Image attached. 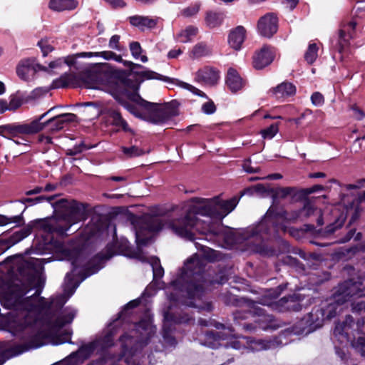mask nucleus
I'll list each match as a JSON object with an SVG mask.
<instances>
[{"instance_id": "33", "label": "nucleus", "mask_w": 365, "mask_h": 365, "mask_svg": "<svg viewBox=\"0 0 365 365\" xmlns=\"http://www.w3.org/2000/svg\"><path fill=\"white\" fill-rule=\"evenodd\" d=\"M14 101H11L8 104L6 101L0 100V112L4 113L6 110H16L19 107V103H17L16 105L14 106Z\"/></svg>"}, {"instance_id": "47", "label": "nucleus", "mask_w": 365, "mask_h": 365, "mask_svg": "<svg viewBox=\"0 0 365 365\" xmlns=\"http://www.w3.org/2000/svg\"><path fill=\"white\" fill-rule=\"evenodd\" d=\"M291 192L292 189L290 187H283L277 190V195H278L280 197H284L288 195L291 194Z\"/></svg>"}, {"instance_id": "1", "label": "nucleus", "mask_w": 365, "mask_h": 365, "mask_svg": "<svg viewBox=\"0 0 365 365\" xmlns=\"http://www.w3.org/2000/svg\"><path fill=\"white\" fill-rule=\"evenodd\" d=\"M91 82L86 87L110 93L120 105L135 116L155 124H160L173 116L174 110L168 104L158 105L143 99L138 93V86L133 85L120 73L110 75H91Z\"/></svg>"}, {"instance_id": "2", "label": "nucleus", "mask_w": 365, "mask_h": 365, "mask_svg": "<svg viewBox=\"0 0 365 365\" xmlns=\"http://www.w3.org/2000/svg\"><path fill=\"white\" fill-rule=\"evenodd\" d=\"M238 201L236 197L227 201L221 200L220 197L193 199L182 206L181 215L183 217L172 221L168 227L179 237L192 241L197 234L206 232L197 215L222 220L235 209Z\"/></svg>"}, {"instance_id": "49", "label": "nucleus", "mask_w": 365, "mask_h": 365, "mask_svg": "<svg viewBox=\"0 0 365 365\" xmlns=\"http://www.w3.org/2000/svg\"><path fill=\"white\" fill-rule=\"evenodd\" d=\"M78 57L91 58L93 56L98 57V52H83L77 54Z\"/></svg>"}, {"instance_id": "58", "label": "nucleus", "mask_w": 365, "mask_h": 365, "mask_svg": "<svg viewBox=\"0 0 365 365\" xmlns=\"http://www.w3.org/2000/svg\"><path fill=\"white\" fill-rule=\"evenodd\" d=\"M202 289V285H199V286H197L195 288V290L192 291L191 293H190V296L192 297H195L199 292H200L201 290Z\"/></svg>"}, {"instance_id": "13", "label": "nucleus", "mask_w": 365, "mask_h": 365, "mask_svg": "<svg viewBox=\"0 0 365 365\" xmlns=\"http://www.w3.org/2000/svg\"><path fill=\"white\" fill-rule=\"evenodd\" d=\"M219 78V72L210 67L201 68L198 70L195 74L197 81L210 86L217 83Z\"/></svg>"}, {"instance_id": "18", "label": "nucleus", "mask_w": 365, "mask_h": 365, "mask_svg": "<svg viewBox=\"0 0 365 365\" xmlns=\"http://www.w3.org/2000/svg\"><path fill=\"white\" fill-rule=\"evenodd\" d=\"M130 23L141 30L154 28L158 21V18H150L143 16H133L130 17Z\"/></svg>"}, {"instance_id": "39", "label": "nucleus", "mask_w": 365, "mask_h": 365, "mask_svg": "<svg viewBox=\"0 0 365 365\" xmlns=\"http://www.w3.org/2000/svg\"><path fill=\"white\" fill-rule=\"evenodd\" d=\"M202 111L206 114H212L215 111V106L213 102H207L202 105Z\"/></svg>"}, {"instance_id": "55", "label": "nucleus", "mask_w": 365, "mask_h": 365, "mask_svg": "<svg viewBox=\"0 0 365 365\" xmlns=\"http://www.w3.org/2000/svg\"><path fill=\"white\" fill-rule=\"evenodd\" d=\"M282 178V175L280 174L276 173V174H272L269 175L264 178H257V179H269V180H277Z\"/></svg>"}, {"instance_id": "5", "label": "nucleus", "mask_w": 365, "mask_h": 365, "mask_svg": "<svg viewBox=\"0 0 365 365\" xmlns=\"http://www.w3.org/2000/svg\"><path fill=\"white\" fill-rule=\"evenodd\" d=\"M334 299L338 304L353 301L352 310L354 312L365 311V289L361 290L356 283L345 282L341 284L334 294Z\"/></svg>"}, {"instance_id": "26", "label": "nucleus", "mask_w": 365, "mask_h": 365, "mask_svg": "<svg viewBox=\"0 0 365 365\" xmlns=\"http://www.w3.org/2000/svg\"><path fill=\"white\" fill-rule=\"evenodd\" d=\"M123 153L129 158L138 157L145 153H148L150 150H143L137 146H131L130 148H122Z\"/></svg>"}, {"instance_id": "53", "label": "nucleus", "mask_w": 365, "mask_h": 365, "mask_svg": "<svg viewBox=\"0 0 365 365\" xmlns=\"http://www.w3.org/2000/svg\"><path fill=\"white\" fill-rule=\"evenodd\" d=\"M54 199V196H51V197H44V196H40V197H36L34 200L36 202V203H38V202H41L42 201H48V202H51V200H53Z\"/></svg>"}, {"instance_id": "54", "label": "nucleus", "mask_w": 365, "mask_h": 365, "mask_svg": "<svg viewBox=\"0 0 365 365\" xmlns=\"http://www.w3.org/2000/svg\"><path fill=\"white\" fill-rule=\"evenodd\" d=\"M63 66L67 64L68 66H71L75 63V58L72 56H67L63 58Z\"/></svg>"}, {"instance_id": "27", "label": "nucleus", "mask_w": 365, "mask_h": 365, "mask_svg": "<svg viewBox=\"0 0 365 365\" xmlns=\"http://www.w3.org/2000/svg\"><path fill=\"white\" fill-rule=\"evenodd\" d=\"M63 67V58H58L52 62H51L48 65V68H45L42 66L41 70L46 71L49 73H56L62 69Z\"/></svg>"}, {"instance_id": "3", "label": "nucleus", "mask_w": 365, "mask_h": 365, "mask_svg": "<svg viewBox=\"0 0 365 365\" xmlns=\"http://www.w3.org/2000/svg\"><path fill=\"white\" fill-rule=\"evenodd\" d=\"M54 209L56 212L55 217L38 220L36 222L38 227L47 232L63 235L85 217L84 208L74 200H61L56 202Z\"/></svg>"}, {"instance_id": "41", "label": "nucleus", "mask_w": 365, "mask_h": 365, "mask_svg": "<svg viewBox=\"0 0 365 365\" xmlns=\"http://www.w3.org/2000/svg\"><path fill=\"white\" fill-rule=\"evenodd\" d=\"M142 328L145 329L148 331V334L149 335L153 334L155 332L154 327L150 322H141L138 325V329Z\"/></svg>"}, {"instance_id": "24", "label": "nucleus", "mask_w": 365, "mask_h": 365, "mask_svg": "<svg viewBox=\"0 0 365 365\" xmlns=\"http://www.w3.org/2000/svg\"><path fill=\"white\" fill-rule=\"evenodd\" d=\"M319 46L315 43L309 44L307 51L304 53V59L309 63H313L318 57Z\"/></svg>"}, {"instance_id": "15", "label": "nucleus", "mask_w": 365, "mask_h": 365, "mask_svg": "<svg viewBox=\"0 0 365 365\" xmlns=\"http://www.w3.org/2000/svg\"><path fill=\"white\" fill-rule=\"evenodd\" d=\"M269 92L277 99L286 98L296 93V87L292 83L283 82L272 88Z\"/></svg>"}, {"instance_id": "61", "label": "nucleus", "mask_w": 365, "mask_h": 365, "mask_svg": "<svg viewBox=\"0 0 365 365\" xmlns=\"http://www.w3.org/2000/svg\"><path fill=\"white\" fill-rule=\"evenodd\" d=\"M110 180L117 181V182H120V181L125 180V178L124 177H121V176H116V177L113 176V177L110 178Z\"/></svg>"}, {"instance_id": "8", "label": "nucleus", "mask_w": 365, "mask_h": 365, "mask_svg": "<svg viewBox=\"0 0 365 365\" xmlns=\"http://www.w3.org/2000/svg\"><path fill=\"white\" fill-rule=\"evenodd\" d=\"M257 30L258 34L269 38L273 36L278 30V18L272 13H267L260 17L257 21Z\"/></svg>"}, {"instance_id": "37", "label": "nucleus", "mask_w": 365, "mask_h": 365, "mask_svg": "<svg viewBox=\"0 0 365 365\" xmlns=\"http://www.w3.org/2000/svg\"><path fill=\"white\" fill-rule=\"evenodd\" d=\"M199 11V6L197 4L190 6L182 11V15L190 17L195 15Z\"/></svg>"}, {"instance_id": "63", "label": "nucleus", "mask_w": 365, "mask_h": 365, "mask_svg": "<svg viewBox=\"0 0 365 365\" xmlns=\"http://www.w3.org/2000/svg\"><path fill=\"white\" fill-rule=\"evenodd\" d=\"M124 63H125V65L133 66V68H140V67H141V66H140V65H139V64H135V63H133V62H130V61H128V62L125 61Z\"/></svg>"}, {"instance_id": "36", "label": "nucleus", "mask_w": 365, "mask_h": 365, "mask_svg": "<svg viewBox=\"0 0 365 365\" xmlns=\"http://www.w3.org/2000/svg\"><path fill=\"white\" fill-rule=\"evenodd\" d=\"M312 103L316 106H321L324 104V96L319 92L314 93L311 96Z\"/></svg>"}, {"instance_id": "10", "label": "nucleus", "mask_w": 365, "mask_h": 365, "mask_svg": "<svg viewBox=\"0 0 365 365\" xmlns=\"http://www.w3.org/2000/svg\"><path fill=\"white\" fill-rule=\"evenodd\" d=\"M41 68L42 66L36 64L34 58H25L19 62L16 71L21 80L27 81Z\"/></svg>"}, {"instance_id": "59", "label": "nucleus", "mask_w": 365, "mask_h": 365, "mask_svg": "<svg viewBox=\"0 0 365 365\" xmlns=\"http://www.w3.org/2000/svg\"><path fill=\"white\" fill-rule=\"evenodd\" d=\"M356 343L358 346L365 347V337H359Z\"/></svg>"}, {"instance_id": "52", "label": "nucleus", "mask_w": 365, "mask_h": 365, "mask_svg": "<svg viewBox=\"0 0 365 365\" xmlns=\"http://www.w3.org/2000/svg\"><path fill=\"white\" fill-rule=\"evenodd\" d=\"M314 211V208L311 205H306L301 212H304L307 216L311 215V212Z\"/></svg>"}, {"instance_id": "43", "label": "nucleus", "mask_w": 365, "mask_h": 365, "mask_svg": "<svg viewBox=\"0 0 365 365\" xmlns=\"http://www.w3.org/2000/svg\"><path fill=\"white\" fill-rule=\"evenodd\" d=\"M363 187H365V179L360 180L357 181L355 184H349L346 186L347 189H360Z\"/></svg>"}, {"instance_id": "46", "label": "nucleus", "mask_w": 365, "mask_h": 365, "mask_svg": "<svg viewBox=\"0 0 365 365\" xmlns=\"http://www.w3.org/2000/svg\"><path fill=\"white\" fill-rule=\"evenodd\" d=\"M274 221V217H272V212L271 209H269L266 213L263 221L260 224V227H262L264 224L268 222H272Z\"/></svg>"}, {"instance_id": "25", "label": "nucleus", "mask_w": 365, "mask_h": 365, "mask_svg": "<svg viewBox=\"0 0 365 365\" xmlns=\"http://www.w3.org/2000/svg\"><path fill=\"white\" fill-rule=\"evenodd\" d=\"M222 22V17L220 14L215 12H207L205 17L206 24L210 27L214 28L220 26Z\"/></svg>"}, {"instance_id": "34", "label": "nucleus", "mask_w": 365, "mask_h": 365, "mask_svg": "<svg viewBox=\"0 0 365 365\" xmlns=\"http://www.w3.org/2000/svg\"><path fill=\"white\" fill-rule=\"evenodd\" d=\"M130 50L132 56L135 58H138L142 51L141 46L138 42H132L130 43Z\"/></svg>"}, {"instance_id": "23", "label": "nucleus", "mask_w": 365, "mask_h": 365, "mask_svg": "<svg viewBox=\"0 0 365 365\" xmlns=\"http://www.w3.org/2000/svg\"><path fill=\"white\" fill-rule=\"evenodd\" d=\"M76 316V311L71 309H66L63 311L56 322V325L62 327L67 324L71 323Z\"/></svg>"}, {"instance_id": "14", "label": "nucleus", "mask_w": 365, "mask_h": 365, "mask_svg": "<svg viewBox=\"0 0 365 365\" xmlns=\"http://www.w3.org/2000/svg\"><path fill=\"white\" fill-rule=\"evenodd\" d=\"M77 116L73 113H63L56 117L50 118L46 124L53 131L61 130L67 123L74 122Z\"/></svg>"}, {"instance_id": "50", "label": "nucleus", "mask_w": 365, "mask_h": 365, "mask_svg": "<svg viewBox=\"0 0 365 365\" xmlns=\"http://www.w3.org/2000/svg\"><path fill=\"white\" fill-rule=\"evenodd\" d=\"M68 78H69V76L68 75H66V74L62 76H61V78H59L58 82H62V83L61 85H59V86H61V87L68 86V82L67 79ZM57 86H58V85Z\"/></svg>"}, {"instance_id": "17", "label": "nucleus", "mask_w": 365, "mask_h": 365, "mask_svg": "<svg viewBox=\"0 0 365 365\" xmlns=\"http://www.w3.org/2000/svg\"><path fill=\"white\" fill-rule=\"evenodd\" d=\"M295 303L296 302L292 297H290L289 298L284 297L277 302H267L265 300H264L262 302V304L271 307L273 309L277 310L278 312L294 310L295 309Z\"/></svg>"}, {"instance_id": "11", "label": "nucleus", "mask_w": 365, "mask_h": 365, "mask_svg": "<svg viewBox=\"0 0 365 365\" xmlns=\"http://www.w3.org/2000/svg\"><path fill=\"white\" fill-rule=\"evenodd\" d=\"M355 26L356 23L350 21L347 24L344 25L339 30L336 49L341 54V60H343L344 53L349 45V39L352 38V32L355 29Z\"/></svg>"}, {"instance_id": "7", "label": "nucleus", "mask_w": 365, "mask_h": 365, "mask_svg": "<svg viewBox=\"0 0 365 365\" xmlns=\"http://www.w3.org/2000/svg\"><path fill=\"white\" fill-rule=\"evenodd\" d=\"M163 227L164 224H163L160 219L157 217L150 218L143 227L136 230L137 244L138 245H145L150 238L151 234L161 230Z\"/></svg>"}, {"instance_id": "64", "label": "nucleus", "mask_w": 365, "mask_h": 365, "mask_svg": "<svg viewBox=\"0 0 365 365\" xmlns=\"http://www.w3.org/2000/svg\"><path fill=\"white\" fill-rule=\"evenodd\" d=\"M78 259H75V260L72 262V264H73V270H72V272H76V268H77V267H78V264H77V263H78Z\"/></svg>"}, {"instance_id": "35", "label": "nucleus", "mask_w": 365, "mask_h": 365, "mask_svg": "<svg viewBox=\"0 0 365 365\" xmlns=\"http://www.w3.org/2000/svg\"><path fill=\"white\" fill-rule=\"evenodd\" d=\"M276 217L283 218L287 221H293L299 217V212H294L292 214H288L287 212H284L282 213H278Z\"/></svg>"}, {"instance_id": "51", "label": "nucleus", "mask_w": 365, "mask_h": 365, "mask_svg": "<svg viewBox=\"0 0 365 365\" xmlns=\"http://www.w3.org/2000/svg\"><path fill=\"white\" fill-rule=\"evenodd\" d=\"M243 168H244V170L247 172V173H257L258 172L259 170V168H252L250 164L248 163H245L244 165H243Z\"/></svg>"}, {"instance_id": "16", "label": "nucleus", "mask_w": 365, "mask_h": 365, "mask_svg": "<svg viewBox=\"0 0 365 365\" xmlns=\"http://www.w3.org/2000/svg\"><path fill=\"white\" fill-rule=\"evenodd\" d=\"M226 83L232 92H237L242 88L245 85V81L235 69L230 68L227 71Z\"/></svg>"}, {"instance_id": "45", "label": "nucleus", "mask_w": 365, "mask_h": 365, "mask_svg": "<svg viewBox=\"0 0 365 365\" xmlns=\"http://www.w3.org/2000/svg\"><path fill=\"white\" fill-rule=\"evenodd\" d=\"M182 53V50L180 48H174L170 50L168 53L169 58H176Z\"/></svg>"}, {"instance_id": "28", "label": "nucleus", "mask_w": 365, "mask_h": 365, "mask_svg": "<svg viewBox=\"0 0 365 365\" xmlns=\"http://www.w3.org/2000/svg\"><path fill=\"white\" fill-rule=\"evenodd\" d=\"M279 131L277 123L272 124L266 129L261 130V134L264 138L272 139Z\"/></svg>"}, {"instance_id": "44", "label": "nucleus", "mask_w": 365, "mask_h": 365, "mask_svg": "<svg viewBox=\"0 0 365 365\" xmlns=\"http://www.w3.org/2000/svg\"><path fill=\"white\" fill-rule=\"evenodd\" d=\"M199 264V260L196 257H192L190 259L187 260L185 266L187 269L190 271H194L192 269V265H197Z\"/></svg>"}, {"instance_id": "21", "label": "nucleus", "mask_w": 365, "mask_h": 365, "mask_svg": "<svg viewBox=\"0 0 365 365\" xmlns=\"http://www.w3.org/2000/svg\"><path fill=\"white\" fill-rule=\"evenodd\" d=\"M197 29L192 26L181 30L176 36L177 40L181 43H187L192 40L197 34Z\"/></svg>"}, {"instance_id": "56", "label": "nucleus", "mask_w": 365, "mask_h": 365, "mask_svg": "<svg viewBox=\"0 0 365 365\" xmlns=\"http://www.w3.org/2000/svg\"><path fill=\"white\" fill-rule=\"evenodd\" d=\"M155 73L150 71H146L142 73V76L148 79H151L155 78Z\"/></svg>"}, {"instance_id": "38", "label": "nucleus", "mask_w": 365, "mask_h": 365, "mask_svg": "<svg viewBox=\"0 0 365 365\" xmlns=\"http://www.w3.org/2000/svg\"><path fill=\"white\" fill-rule=\"evenodd\" d=\"M38 46H40L43 56H46L48 53L53 51V47L48 44L46 41L42 40L39 41Z\"/></svg>"}, {"instance_id": "48", "label": "nucleus", "mask_w": 365, "mask_h": 365, "mask_svg": "<svg viewBox=\"0 0 365 365\" xmlns=\"http://www.w3.org/2000/svg\"><path fill=\"white\" fill-rule=\"evenodd\" d=\"M115 7H123L125 6L123 0H106Z\"/></svg>"}, {"instance_id": "29", "label": "nucleus", "mask_w": 365, "mask_h": 365, "mask_svg": "<svg viewBox=\"0 0 365 365\" xmlns=\"http://www.w3.org/2000/svg\"><path fill=\"white\" fill-rule=\"evenodd\" d=\"M98 57H102L106 60H114L117 62L123 61L122 57L119 55H117L114 52L111 51H105L101 52H98Z\"/></svg>"}, {"instance_id": "32", "label": "nucleus", "mask_w": 365, "mask_h": 365, "mask_svg": "<svg viewBox=\"0 0 365 365\" xmlns=\"http://www.w3.org/2000/svg\"><path fill=\"white\" fill-rule=\"evenodd\" d=\"M21 217L20 216H16L11 218H9L4 215H0V226H4L10 223L20 224L21 222Z\"/></svg>"}, {"instance_id": "42", "label": "nucleus", "mask_w": 365, "mask_h": 365, "mask_svg": "<svg viewBox=\"0 0 365 365\" xmlns=\"http://www.w3.org/2000/svg\"><path fill=\"white\" fill-rule=\"evenodd\" d=\"M181 86L183 88L190 91L191 92H192L193 93H195L196 95H198V96H204L205 95L201 91H200L199 89L196 88L195 87H194L192 85H190L187 83H182Z\"/></svg>"}, {"instance_id": "31", "label": "nucleus", "mask_w": 365, "mask_h": 365, "mask_svg": "<svg viewBox=\"0 0 365 365\" xmlns=\"http://www.w3.org/2000/svg\"><path fill=\"white\" fill-rule=\"evenodd\" d=\"M120 36L119 35H113L110 37L108 43V47L113 50L120 51L122 50L120 45Z\"/></svg>"}, {"instance_id": "60", "label": "nucleus", "mask_w": 365, "mask_h": 365, "mask_svg": "<svg viewBox=\"0 0 365 365\" xmlns=\"http://www.w3.org/2000/svg\"><path fill=\"white\" fill-rule=\"evenodd\" d=\"M284 1H286L292 9L294 8L298 2V0H284Z\"/></svg>"}, {"instance_id": "20", "label": "nucleus", "mask_w": 365, "mask_h": 365, "mask_svg": "<svg viewBox=\"0 0 365 365\" xmlns=\"http://www.w3.org/2000/svg\"><path fill=\"white\" fill-rule=\"evenodd\" d=\"M211 53V48L207 43L200 42L194 46L190 53V56L192 58H199L208 56Z\"/></svg>"}, {"instance_id": "19", "label": "nucleus", "mask_w": 365, "mask_h": 365, "mask_svg": "<svg viewBox=\"0 0 365 365\" xmlns=\"http://www.w3.org/2000/svg\"><path fill=\"white\" fill-rule=\"evenodd\" d=\"M78 6L77 0H50L48 7L55 11H70Z\"/></svg>"}, {"instance_id": "62", "label": "nucleus", "mask_w": 365, "mask_h": 365, "mask_svg": "<svg viewBox=\"0 0 365 365\" xmlns=\"http://www.w3.org/2000/svg\"><path fill=\"white\" fill-rule=\"evenodd\" d=\"M312 178H324L325 177V174L324 173H316L311 175Z\"/></svg>"}, {"instance_id": "40", "label": "nucleus", "mask_w": 365, "mask_h": 365, "mask_svg": "<svg viewBox=\"0 0 365 365\" xmlns=\"http://www.w3.org/2000/svg\"><path fill=\"white\" fill-rule=\"evenodd\" d=\"M351 110L353 112L352 115L357 120H361L364 117H365V113L364 111L356 106L351 107Z\"/></svg>"}, {"instance_id": "57", "label": "nucleus", "mask_w": 365, "mask_h": 365, "mask_svg": "<svg viewBox=\"0 0 365 365\" xmlns=\"http://www.w3.org/2000/svg\"><path fill=\"white\" fill-rule=\"evenodd\" d=\"M255 346H253V349H255L256 350H260L262 349H265V346L262 341H257L254 343Z\"/></svg>"}, {"instance_id": "22", "label": "nucleus", "mask_w": 365, "mask_h": 365, "mask_svg": "<svg viewBox=\"0 0 365 365\" xmlns=\"http://www.w3.org/2000/svg\"><path fill=\"white\" fill-rule=\"evenodd\" d=\"M108 115L113 120V123L116 126H120L125 132L133 133V130L129 128L127 122L122 118L121 115L118 110H110L108 112Z\"/></svg>"}, {"instance_id": "30", "label": "nucleus", "mask_w": 365, "mask_h": 365, "mask_svg": "<svg viewBox=\"0 0 365 365\" xmlns=\"http://www.w3.org/2000/svg\"><path fill=\"white\" fill-rule=\"evenodd\" d=\"M152 267L153 271L154 278H160L163 277L164 270L161 266L159 265V260L157 258L152 259Z\"/></svg>"}, {"instance_id": "9", "label": "nucleus", "mask_w": 365, "mask_h": 365, "mask_svg": "<svg viewBox=\"0 0 365 365\" xmlns=\"http://www.w3.org/2000/svg\"><path fill=\"white\" fill-rule=\"evenodd\" d=\"M274 57L273 49L268 46H263L255 52L252 56V66L255 69H262L273 61Z\"/></svg>"}, {"instance_id": "6", "label": "nucleus", "mask_w": 365, "mask_h": 365, "mask_svg": "<svg viewBox=\"0 0 365 365\" xmlns=\"http://www.w3.org/2000/svg\"><path fill=\"white\" fill-rule=\"evenodd\" d=\"M47 113L41 115L38 120H34L29 124L20 125H6L0 127V134L6 138H11L19 136L31 135L42 130L44 124L40 123V120L46 115Z\"/></svg>"}, {"instance_id": "12", "label": "nucleus", "mask_w": 365, "mask_h": 365, "mask_svg": "<svg viewBox=\"0 0 365 365\" xmlns=\"http://www.w3.org/2000/svg\"><path fill=\"white\" fill-rule=\"evenodd\" d=\"M246 36L247 31L245 28L242 26H237L230 31L228 36V43L232 48L239 51L242 48Z\"/></svg>"}, {"instance_id": "4", "label": "nucleus", "mask_w": 365, "mask_h": 365, "mask_svg": "<svg viewBox=\"0 0 365 365\" xmlns=\"http://www.w3.org/2000/svg\"><path fill=\"white\" fill-rule=\"evenodd\" d=\"M25 292L21 288L11 287L9 291L0 297L1 304L9 309L20 312V316L24 318L22 328L36 322V314L43 308L38 296L24 298Z\"/></svg>"}]
</instances>
